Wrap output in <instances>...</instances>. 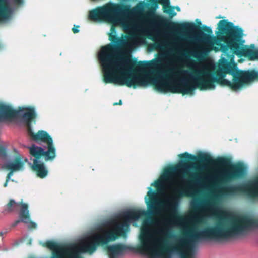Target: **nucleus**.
<instances>
[{"label":"nucleus","mask_w":258,"mask_h":258,"mask_svg":"<svg viewBox=\"0 0 258 258\" xmlns=\"http://www.w3.org/2000/svg\"><path fill=\"white\" fill-rule=\"evenodd\" d=\"M196 22H198V23H199V21H198V20H196Z\"/></svg>","instance_id":"23"},{"label":"nucleus","mask_w":258,"mask_h":258,"mask_svg":"<svg viewBox=\"0 0 258 258\" xmlns=\"http://www.w3.org/2000/svg\"><path fill=\"white\" fill-rule=\"evenodd\" d=\"M30 121H27L25 123L27 126L28 132L32 139L38 143H44L47 144L46 148H50L51 146L55 148L53 140L47 132L43 130L39 131L37 134H35L31 128Z\"/></svg>","instance_id":"9"},{"label":"nucleus","mask_w":258,"mask_h":258,"mask_svg":"<svg viewBox=\"0 0 258 258\" xmlns=\"http://www.w3.org/2000/svg\"><path fill=\"white\" fill-rule=\"evenodd\" d=\"M28 161L27 158H16L12 160L4 162L2 164V168L10 170V173H12L13 175L14 172L24 170L25 163Z\"/></svg>","instance_id":"10"},{"label":"nucleus","mask_w":258,"mask_h":258,"mask_svg":"<svg viewBox=\"0 0 258 258\" xmlns=\"http://www.w3.org/2000/svg\"><path fill=\"white\" fill-rule=\"evenodd\" d=\"M164 12L168 14L171 17L175 16L176 13L174 11V8L170 6L169 8H166L163 10Z\"/></svg>","instance_id":"11"},{"label":"nucleus","mask_w":258,"mask_h":258,"mask_svg":"<svg viewBox=\"0 0 258 258\" xmlns=\"http://www.w3.org/2000/svg\"><path fill=\"white\" fill-rule=\"evenodd\" d=\"M30 154V160L32 163H29L33 170L36 173L37 176L40 178L45 177L48 171L44 163L40 160V158L43 156L46 161L52 160L56 157V149L52 146L46 148V146L43 147L37 146L34 144L28 147Z\"/></svg>","instance_id":"4"},{"label":"nucleus","mask_w":258,"mask_h":258,"mask_svg":"<svg viewBox=\"0 0 258 258\" xmlns=\"http://www.w3.org/2000/svg\"><path fill=\"white\" fill-rule=\"evenodd\" d=\"M118 104V103H114V105H117Z\"/></svg>","instance_id":"26"},{"label":"nucleus","mask_w":258,"mask_h":258,"mask_svg":"<svg viewBox=\"0 0 258 258\" xmlns=\"http://www.w3.org/2000/svg\"><path fill=\"white\" fill-rule=\"evenodd\" d=\"M12 173H9L8 175V176L7 177L6 181L5 183L4 184V187H7L8 186V183L9 181L10 180L11 177L12 176Z\"/></svg>","instance_id":"15"},{"label":"nucleus","mask_w":258,"mask_h":258,"mask_svg":"<svg viewBox=\"0 0 258 258\" xmlns=\"http://www.w3.org/2000/svg\"><path fill=\"white\" fill-rule=\"evenodd\" d=\"M196 22H198V23H199V21H198V20H196Z\"/></svg>","instance_id":"24"},{"label":"nucleus","mask_w":258,"mask_h":258,"mask_svg":"<svg viewBox=\"0 0 258 258\" xmlns=\"http://www.w3.org/2000/svg\"><path fill=\"white\" fill-rule=\"evenodd\" d=\"M113 32L112 31V32L110 34V35H113Z\"/></svg>","instance_id":"21"},{"label":"nucleus","mask_w":258,"mask_h":258,"mask_svg":"<svg viewBox=\"0 0 258 258\" xmlns=\"http://www.w3.org/2000/svg\"><path fill=\"white\" fill-rule=\"evenodd\" d=\"M176 8L178 11H180V8L179 7H177Z\"/></svg>","instance_id":"20"},{"label":"nucleus","mask_w":258,"mask_h":258,"mask_svg":"<svg viewBox=\"0 0 258 258\" xmlns=\"http://www.w3.org/2000/svg\"><path fill=\"white\" fill-rule=\"evenodd\" d=\"M78 27L79 26H78L77 27H74L73 29V32L74 33H77L79 32V29H78Z\"/></svg>","instance_id":"17"},{"label":"nucleus","mask_w":258,"mask_h":258,"mask_svg":"<svg viewBox=\"0 0 258 258\" xmlns=\"http://www.w3.org/2000/svg\"><path fill=\"white\" fill-rule=\"evenodd\" d=\"M1 250H7V249L5 248H3L0 246V251Z\"/></svg>","instance_id":"18"},{"label":"nucleus","mask_w":258,"mask_h":258,"mask_svg":"<svg viewBox=\"0 0 258 258\" xmlns=\"http://www.w3.org/2000/svg\"><path fill=\"white\" fill-rule=\"evenodd\" d=\"M6 156V149L4 147H0V157L4 158Z\"/></svg>","instance_id":"12"},{"label":"nucleus","mask_w":258,"mask_h":258,"mask_svg":"<svg viewBox=\"0 0 258 258\" xmlns=\"http://www.w3.org/2000/svg\"><path fill=\"white\" fill-rule=\"evenodd\" d=\"M20 114H22L25 123L32 120L37 115L35 108L33 106H23L16 109L10 103L0 102V123L18 122Z\"/></svg>","instance_id":"5"},{"label":"nucleus","mask_w":258,"mask_h":258,"mask_svg":"<svg viewBox=\"0 0 258 258\" xmlns=\"http://www.w3.org/2000/svg\"><path fill=\"white\" fill-rule=\"evenodd\" d=\"M186 26L187 27L192 28L194 27V24L193 23H188L186 24Z\"/></svg>","instance_id":"16"},{"label":"nucleus","mask_w":258,"mask_h":258,"mask_svg":"<svg viewBox=\"0 0 258 258\" xmlns=\"http://www.w3.org/2000/svg\"><path fill=\"white\" fill-rule=\"evenodd\" d=\"M161 3L163 5V10L169 8L170 6L169 0H162Z\"/></svg>","instance_id":"13"},{"label":"nucleus","mask_w":258,"mask_h":258,"mask_svg":"<svg viewBox=\"0 0 258 258\" xmlns=\"http://www.w3.org/2000/svg\"><path fill=\"white\" fill-rule=\"evenodd\" d=\"M24 3V0H0V23H6L11 21L15 11Z\"/></svg>","instance_id":"7"},{"label":"nucleus","mask_w":258,"mask_h":258,"mask_svg":"<svg viewBox=\"0 0 258 258\" xmlns=\"http://www.w3.org/2000/svg\"><path fill=\"white\" fill-rule=\"evenodd\" d=\"M195 163L181 160L167 169L160 178L152 183L158 188L155 192L148 187L145 201L152 212L160 216L143 222L140 240L142 252L152 257L166 256L171 250L179 258H195L197 242H223L247 233L258 227V222L223 209L213 200L201 202L189 217L176 215L179 198L194 197L201 190H210L215 199L242 194L258 197V178L244 184L230 186L209 185L198 181L192 184L185 174L196 176Z\"/></svg>","instance_id":"1"},{"label":"nucleus","mask_w":258,"mask_h":258,"mask_svg":"<svg viewBox=\"0 0 258 258\" xmlns=\"http://www.w3.org/2000/svg\"><path fill=\"white\" fill-rule=\"evenodd\" d=\"M168 35H171H171H172L173 34H172V33H170V34H166V35H165V37L166 38H168Z\"/></svg>","instance_id":"19"},{"label":"nucleus","mask_w":258,"mask_h":258,"mask_svg":"<svg viewBox=\"0 0 258 258\" xmlns=\"http://www.w3.org/2000/svg\"><path fill=\"white\" fill-rule=\"evenodd\" d=\"M121 103H122V102H121V101H120V102H119V104H121Z\"/></svg>","instance_id":"22"},{"label":"nucleus","mask_w":258,"mask_h":258,"mask_svg":"<svg viewBox=\"0 0 258 258\" xmlns=\"http://www.w3.org/2000/svg\"><path fill=\"white\" fill-rule=\"evenodd\" d=\"M181 156L184 158H189L194 160L196 159V157L195 156L191 155L187 152L182 154Z\"/></svg>","instance_id":"14"},{"label":"nucleus","mask_w":258,"mask_h":258,"mask_svg":"<svg viewBox=\"0 0 258 258\" xmlns=\"http://www.w3.org/2000/svg\"><path fill=\"white\" fill-rule=\"evenodd\" d=\"M130 6L119 3L107 4V21L119 25L131 35L107 45V83L126 85L135 88L147 86L153 83L161 92L188 93L173 89L176 85L175 74L183 63L185 52L201 59L219 45L216 38L201 31L198 41L206 45L201 47L194 43L185 46L182 42L162 41L158 29L149 30L147 19L142 17L141 5H137L130 11ZM216 48V47H215Z\"/></svg>","instance_id":"2"},{"label":"nucleus","mask_w":258,"mask_h":258,"mask_svg":"<svg viewBox=\"0 0 258 258\" xmlns=\"http://www.w3.org/2000/svg\"><path fill=\"white\" fill-rule=\"evenodd\" d=\"M215 175L206 177L210 183L216 184L231 181L244 174V170L242 167L234 165L219 166L214 170Z\"/></svg>","instance_id":"6"},{"label":"nucleus","mask_w":258,"mask_h":258,"mask_svg":"<svg viewBox=\"0 0 258 258\" xmlns=\"http://www.w3.org/2000/svg\"><path fill=\"white\" fill-rule=\"evenodd\" d=\"M217 36L226 44L221 45L222 58L219 60L217 75L214 61L207 58L200 62L193 61L185 64L191 69L179 70L173 74L176 76V85L174 91L188 93L194 89L212 90L216 84H220L237 91L245 84L258 79V73L254 71H241L236 67L234 55L258 59V51L253 45H244L243 30L234 26L228 20L219 21Z\"/></svg>","instance_id":"3"},{"label":"nucleus","mask_w":258,"mask_h":258,"mask_svg":"<svg viewBox=\"0 0 258 258\" xmlns=\"http://www.w3.org/2000/svg\"><path fill=\"white\" fill-rule=\"evenodd\" d=\"M0 235H3V233H2V232H1V233H0Z\"/></svg>","instance_id":"25"},{"label":"nucleus","mask_w":258,"mask_h":258,"mask_svg":"<svg viewBox=\"0 0 258 258\" xmlns=\"http://www.w3.org/2000/svg\"><path fill=\"white\" fill-rule=\"evenodd\" d=\"M20 205L21 206V209L19 213V219L16 220L13 225L15 226L20 222H23L27 224L29 228H36V223L31 221L27 204L23 203L19 204L16 203L14 200H10L9 203L6 206V210L8 211H13L17 206Z\"/></svg>","instance_id":"8"}]
</instances>
